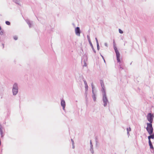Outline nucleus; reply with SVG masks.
<instances>
[{
    "label": "nucleus",
    "mask_w": 154,
    "mask_h": 154,
    "mask_svg": "<svg viewBox=\"0 0 154 154\" xmlns=\"http://www.w3.org/2000/svg\"><path fill=\"white\" fill-rule=\"evenodd\" d=\"M147 126L146 128L149 134L151 135L153 133V128L152 127V123H147Z\"/></svg>",
    "instance_id": "nucleus-1"
},
{
    "label": "nucleus",
    "mask_w": 154,
    "mask_h": 154,
    "mask_svg": "<svg viewBox=\"0 0 154 154\" xmlns=\"http://www.w3.org/2000/svg\"><path fill=\"white\" fill-rule=\"evenodd\" d=\"M153 114L151 113H149L148 114L147 116V119L148 121L149 122V123H152L153 122Z\"/></svg>",
    "instance_id": "nucleus-2"
},
{
    "label": "nucleus",
    "mask_w": 154,
    "mask_h": 154,
    "mask_svg": "<svg viewBox=\"0 0 154 154\" xmlns=\"http://www.w3.org/2000/svg\"><path fill=\"white\" fill-rule=\"evenodd\" d=\"M75 31L76 35L78 36H80V30L79 27H77L75 29Z\"/></svg>",
    "instance_id": "nucleus-3"
},
{
    "label": "nucleus",
    "mask_w": 154,
    "mask_h": 154,
    "mask_svg": "<svg viewBox=\"0 0 154 154\" xmlns=\"http://www.w3.org/2000/svg\"><path fill=\"white\" fill-rule=\"evenodd\" d=\"M61 106H62V107H63V109H64V108H65L66 106V104L64 100H61Z\"/></svg>",
    "instance_id": "nucleus-4"
},
{
    "label": "nucleus",
    "mask_w": 154,
    "mask_h": 154,
    "mask_svg": "<svg viewBox=\"0 0 154 154\" xmlns=\"http://www.w3.org/2000/svg\"><path fill=\"white\" fill-rule=\"evenodd\" d=\"M103 101L104 103V106H105L106 105L107 102V99L106 97V96L103 97Z\"/></svg>",
    "instance_id": "nucleus-5"
},
{
    "label": "nucleus",
    "mask_w": 154,
    "mask_h": 154,
    "mask_svg": "<svg viewBox=\"0 0 154 154\" xmlns=\"http://www.w3.org/2000/svg\"><path fill=\"white\" fill-rule=\"evenodd\" d=\"M116 54V58H117V60L118 62H120V54L118 53Z\"/></svg>",
    "instance_id": "nucleus-6"
},
{
    "label": "nucleus",
    "mask_w": 154,
    "mask_h": 154,
    "mask_svg": "<svg viewBox=\"0 0 154 154\" xmlns=\"http://www.w3.org/2000/svg\"><path fill=\"white\" fill-rule=\"evenodd\" d=\"M13 92L14 95H16L18 92V89L17 88H13Z\"/></svg>",
    "instance_id": "nucleus-7"
},
{
    "label": "nucleus",
    "mask_w": 154,
    "mask_h": 154,
    "mask_svg": "<svg viewBox=\"0 0 154 154\" xmlns=\"http://www.w3.org/2000/svg\"><path fill=\"white\" fill-rule=\"evenodd\" d=\"M154 139V134H151L148 137V139L149 140H150V139Z\"/></svg>",
    "instance_id": "nucleus-8"
},
{
    "label": "nucleus",
    "mask_w": 154,
    "mask_h": 154,
    "mask_svg": "<svg viewBox=\"0 0 154 154\" xmlns=\"http://www.w3.org/2000/svg\"><path fill=\"white\" fill-rule=\"evenodd\" d=\"M114 48L115 51V52L116 53V54L119 53L118 51V50L117 47H116L115 45H114Z\"/></svg>",
    "instance_id": "nucleus-9"
},
{
    "label": "nucleus",
    "mask_w": 154,
    "mask_h": 154,
    "mask_svg": "<svg viewBox=\"0 0 154 154\" xmlns=\"http://www.w3.org/2000/svg\"><path fill=\"white\" fill-rule=\"evenodd\" d=\"M149 146H150V148L151 149H153V147L152 144V143L151 142V140H149Z\"/></svg>",
    "instance_id": "nucleus-10"
},
{
    "label": "nucleus",
    "mask_w": 154,
    "mask_h": 154,
    "mask_svg": "<svg viewBox=\"0 0 154 154\" xmlns=\"http://www.w3.org/2000/svg\"><path fill=\"white\" fill-rule=\"evenodd\" d=\"M88 41L89 42L91 45V46L92 48L93 47V45L91 42V40H90V38L88 37Z\"/></svg>",
    "instance_id": "nucleus-11"
},
{
    "label": "nucleus",
    "mask_w": 154,
    "mask_h": 154,
    "mask_svg": "<svg viewBox=\"0 0 154 154\" xmlns=\"http://www.w3.org/2000/svg\"><path fill=\"white\" fill-rule=\"evenodd\" d=\"M13 88H17H17V84H14L13 86Z\"/></svg>",
    "instance_id": "nucleus-12"
},
{
    "label": "nucleus",
    "mask_w": 154,
    "mask_h": 154,
    "mask_svg": "<svg viewBox=\"0 0 154 154\" xmlns=\"http://www.w3.org/2000/svg\"><path fill=\"white\" fill-rule=\"evenodd\" d=\"M101 85L102 86V88L103 89L104 88V85L103 82L102 81H101Z\"/></svg>",
    "instance_id": "nucleus-13"
},
{
    "label": "nucleus",
    "mask_w": 154,
    "mask_h": 154,
    "mask_svg": "<svg viewBox=\"0 0 154 154\" xmlns=\"http://www.w3.org/2000/svg\"><path fill=\"white\" fill-rule=\"evenodd\" d=\"M3 32L2 30V29L1 28V29H0V35H2L3 34Z\"/></svg>",
    "instance_id": "nucleus-14"
},
{
    "label": "nucleus",
    "mask_w": 154,
    "mask_h": 154,
    "mask_svg": "<svg viewBox=\"0 0 154 154\" xmlns=\"http://www.w3.org/2000/svg\"><path fill=\"white\" fill-rule=\"evenodd\" d=\"M5 23L7 25H10V23L8 21H6Z\"/></svg>",
    "instance_id": "nucleus-15"
},
{
    "label": "nucleus",
    "mask_w": 154,
    "mask_h": 154,
    "mask_svg": "<svg viewBox=\"0 0 154 154\" xmlns=\"http://www.w3.org/2000/svg\"><path fill=\"white\" fill-rule=\"evenodd\" d=\"M131 128H127V133L128 134L129 133V132L130 131H131Z\"/></svg>",
    "instance_id": "nucleus-16"
},
{
    "label": "nucleus",
    "mask_w": 154,
    "mask_h": 154,
    "mask_svg": "<svg viewBox=\"0 0 154 154\" xmlns=\"http://www.w3.org/2000/svg\"><path fill=\"white\" fill-rule=\"evenodd\" d=\"M14 40H17V37L16 36H15L14 37Z\"/></svg>",
    "instance_id": "nucleus-17"
},
{
    "label": "nucleus",
    "mask_w": 154,
    "mask_h": 154,
    "mask_svg": "<svg viewBox=\"0 0 154 154\" xmlns=\"http://www.w3.org/2000/svg\"><path fill=\"white\" fill-rule=\"evenodd\" d=\"M119 32L121 34H122L123 33V31L120 29H119Z\"/></svg>",
    "instance_id": "nucleus-18"
},
{
    "label": "nucleus",
    "mask_w": 154,
    "mask_h": 154,
    "mask_svg": "<svg viewBox=\"0 0 154 154\" xmlns=\"http://www.w3.org/2000/svg\"><path fill=\"white\" fill-rule=\"evenodd\" d=\"M1 127H2L1 125H0V131L1 132H2V130L1 128Z\"/></svg>",
    "instance_id": "nucleus-19"
},
{
    "label": "nucleus",
    "mask_w": 154,
    "mask_h": 154,
    "mask_svg": "<svg viewBox=\"0 0 154 154\" xmlns=\"http://www.w3.org/2000/svg\"><path fill=\"white\" fill-rule=\"evenodd\" d=\"M84 83H85V85H86V86H87V83H86V81H84Z\"/></svg>",
    "instance_id": "nucleus-20"
},
{
    "label": "nucleus",
    "mask_w": 154,
    "mask_h": 154,
    "mask_svg": "<svg viewBox=\"0 0 154 154\" xmlns=\"http://www.w3.org/2000/svg\"><path fill=\"white\" fill-rule=\"evenodd\" d=\"M2 48H4V44H2Z\"/></svg>",
    "instance_id": "nucleus-21"
}]
</instances>
